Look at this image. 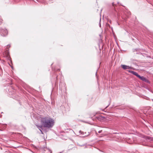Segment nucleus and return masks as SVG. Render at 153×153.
<instances>
[{
    "mask_svg": "<svg viewBox=\"0 0 153 153\" xmlns=\"http://www.w3.org/2000/svg\"><path fill=\"white\" fill-rule=\"evenodd\" d=\"M41 123L44 127L51 128L54 126L55 122L52 118L46 117L41 118Z\"/></svg>",
    "mask_w": 153,
    "mask_h": 153,
    "instance_id": "f257e3e1",
    "label": "nucleus"
},
{
    "mask_svg": "<svg viewBox=\"0 0 153 153\" xmlns=\"http://www.w3.org/2000/svg\"><path fill=\"white\" fill-rule=\"evenodd\" d=\"M0 31L1 33V35L3 36H5L7 34V31L6 29H1Z\"/></svg>",
    "mask_w": 153,
    "mask_h": 153,
    "instance_id": "f03ea898",
    "label": "nucleus"
},
{
    "mask_svg": "<svg viewBox=\"0 0 153 153\" xmlns=\"http://www.w3.org/2000/svg\"><path fill=\"white\" fill-rule=\"evenodd\" d=\"M121 66L122 67V68L124 70L132 69L131 67L125 65H121Z\"/></svg>",
    "mask_w": 153,
    "mask_h": 153,
    "instance_id": "7ed1b4c3",
    "label": "nucleus"
},
{
    "mask_svg": "<svg viewBox=\"0 0 153 153\" xmlns=\"http://www.w3.org/2000/svg\"><path fill=\"white\" fill-rule=\"evenodd\" d=\"M138 78L142 81H144L146 82H149L148 80L143 76H141L140 75L139 76Z\"/></svg>",
    "mask_w": 153,
    "mask_h": 153,
    "instance_id": "20e7f679",
    "label": "nucleus"
},
{
    "mask_svg": "<svg viewBox=\"0 0 153 153\" xmlns=\"http://www.w3.org/2000/svg\"><path fill=\"white\" fill-rule=\"evenodd\" d=\"M128 71L132 73L133 74L135 75L136 76H137V77L138 78L139 76V75L138 74V73L135 71Z\"/></svg>",
    "mask_w": 153,
    "mask_h": 153,
    "instance_id": "39448f33",
    "label": "nucleus"
},
{
    "mask_svg": "<svg viewBox=\"0 0 153 153\" xmlns=\"http://www.w3.org/2000/svg\"><path fill=\"white\" fill-rule=\"evenodd\" d=\"M36 126L38 127V128L40 130V131L41 132V133L43 134V132L41 130V129H42V126L41 125L39 126L37 125H36Z\"/></svg>",
    "mask_w": 153,
    "mask_h": 153,
    "instance_id": "423d86ee",
    "label": "nucleus"
},
{
    "mask_svg": "<svg viewBox=\"0 0 153 153\" xmlns=\"http://www.w3.org/2000/svg\"><path fill=\"white\" fill-rule=\"evenodd\" d=\"M144 138H146L147 140H149L150 138L149 137H146V136Z\"/></svg>",
    "mask_w": 153,
    "mask_h": 153,
    "instance_id": "0eeeda50",
    "label": "nucleus"
},
{
    "mask_svg": "<svg viewBox=\"0 0 153 153\" xmlns=\"http://www.w3.org/2000/svg\"><path fill=\"white\" fill-rule=\"evenodd\" d=\"M101 131H99L98 132L99 133H100L101 132Z\"/></svg>",
    "mask_w": 153,
    "mask_h": 153,
    "instance_id": "6e6552de",
    "label": "nucleus"
},
{
    "mask_svg": "<svg viewBox=\"0 0 153 153\" xmlns=\"http://www.w3.org/2000/svg\"><path fill=\"white\" fill-rule=\"evenodd\" d=\"M112 5L113 6H114V3H112Z\"/></svg>",
    "mask_w": 153,
    "mask_h": 153,
    "instance_id": "1a4fd4ad",
    "label": "nucleus"
},
{
    "mask_svg": "<svg viewBox=\"0 0 153 153\" xmlns=\"http://www.w3.org/2000/svg\"><path fill=\"white\" fill-rule=\"evenodd\" d=\"M1 20H0V24H1Z\"/></svg>",
    "mask_w": 153,
    "mask_h": 153,
    "instance_id": "9d476101",
    "label": "nucleus"
}]
</instances>
